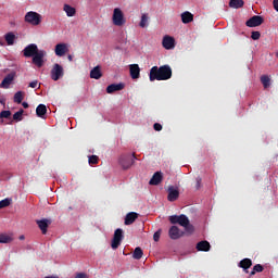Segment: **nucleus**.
<instances>
[{"instance_id": "obj_38", "label": "nucleus", "mask_w": 278, "mask_h": 278, "mask_svg": "<svg viewBox=\"0 0 278 278\" xmlns=\"http://www.w3.org/2000/svg\"><path fill=\"white\" fill-rule=\"evenodd\" d=\"M11 116H12V112L11 111H1L0 112V119L10 118Z\"/></svg>"}, {"instance_id": "obj_1", "label": "nucleus", "mask_w": 278, "mask_h": 278, "mask_svg": "<svg viewBox=\"0 0 278 278\" xmlns=\"http://www.w3.org/2000/svg\"><path fill=\"white\" fill-rule=\"evenodd\" d=\"M170 77H173V68H170V65L153 66L150 70V81H166L170 79Z\"/></svg>"}, {"instance_id": "obj_16", "label": "nucleus", "mask_w": 278, "mask_h": 278, "mask_svg": "<svg viewBox=\"0 0 278 278\" xmlns=\"http://www.w3.org/2000/svg\"><path fill=\"white\" fill-rule=\"evenodd\" d=\"M125 88V84H111L106 87L108 94H113V92H118L119 90H123Z\"/></svg>"}, {"instance_id": "obj_35", "label": "nucleus", "mask_w": 278, "mask_h": 278, "mask_svg": "<svg viewBox=\"0 0 278 278\" xmlns=\"http://www.w3.org/2000/svg\"><path fill=\"white\" fill-rule=\"evenodd\" d=\"M264 271V266H262L261 264H256L253 267V270L250 273V275L253 277V275H255V273H263Z\"/></svg>"}, {"instance_id": "obj_33", "label": "nucleus", "mask_w": 278, "mask_h": 278, "mask_svg": "<svg viewBox=\"0 0 278 278\" xmlns=\"http://www.w3.org/2000/svg\"><path fill=\"white\" fill-rule=\"evenodd\" d=\"M182 227L185 228L186 233H189V236H192V233H194V226L190 224V219H188L187 225Z\"/></svg>"}, {"instance_id": "obj_14", "label": "nucleus", "mask_w": 278, "mask_h": 278, "mask_svg": "<svg viewBox=\"0 0 278 278\" xmlns=\"http://www.w3.org/2000/svg\"><path fill=\"white\" fill-rule=\"evenodd\" d=\"M168 195H167V200L173 203L175 201H177V199H179V190L175 189V187H169L167 189Z\"/></svg>"}, {"instance_id": "obj_40", "label": "nucleus", "mask_w": 278, "mask_h": 278, "mask_svg": "<svg viewBox=\"0 0 278 278\" xmlns=\"http://www.w3.org/2000/svg\"><path fill=\"white\" fill-rule=\"evenodd\" d=\"M252 40H260V38H262V34L257 30L252 31L251 35Z\"/></svg>"}, {"instance_id": "obj_48", "label": "nucleus", "mask_w": 278, "mask_h": 278, "mask_svg": "<svg viewBox=\"0 0 278 278\" xmlns=\"http://www.w3.org/2000/svg\"><path fill=\"white\" fill-rule=\"evenodd\" d=\"M67 59L70 60V62H73V55H68Z\"/></svg>"}, {"instance_id": "obj_27", "label": "nucleus", "mask_w": 278, "mask_h": 278, "mask_svg": "<svg viewBox=\"0 0 278 278\" xmlns=\"http://www.w3.org/2000/svg\"><path fill=\"white\" fill-rule=\"evenodd\" d=\"M64 12L66 13V16H75L77 14V10L70 4H64L63 7Z\"/></svg>"}, {"instance_id": "obj_4", "label": "nucleus", "mask_w": 278, "mask_h": 278, "mask_svg": "<svg viewBox=\"0 0 278 278\" xmlns=\"http://www.w3.org/2000/svg\"><path fill=\"white\" fill-rule=\"evenodd\" d=\"M51 79L53 81H58L61 77H64V67L62 65L55 63L50 72Z\"/></svg>"}, {"instance_id": "obj_45", "label": "nucleus", "mask_w": 278, "mask_h": 278, "mask_svg": "<svg viewBox=\"0 0 278 278\" xmlns=\"http://www.w3.org/2000/svg\"><path fill=\"white\" fill-rule=\"evenodd\" d=\"M75 278H86V273H78Z\"/></svg>"}, {"instance_id": "obj_20", "label": "nucleus", "mask_w": 278, "mask_h": 278, "mask_svg": "<svg viewBox=\"0 0 278 278\" xmlns=\"http://www.w3.org/2000/svg\"><path fill=\"white\" fill-rule=\"evenodd\" d=\"M103 74L101 73V66L97 65L90 71V78L91 79H101Z\"/></svg>"}, {"instance_id": "obj_17", "label": "nucleus", "mask_w": 278, "mask_h": 278, "mask_svg": "<svg viewBox=\"0 0 278 278\" xmlns=\"http://www.w3.org/2000/svg\"><path fill=\"white\" fill-rule=\"evenodd\" d=\"M66 51H68V48L66 47V43H58L54 49L55 55L59 58H62L66 55Z\"/></svg>"}, {"instance_id": "obj_28", "label": "nucleus", "mask_w": 278, "mask_h": 278, "mask_svg": "<svg viewBox=\"0 0 278 278\" xmlns=\"http://www.w3.org/2000/svg\"><path fill=\"white\" fill-rule=\"evenodd\" d=\"M4 39L7 45H9V47H12V45H14V40H16V35H14V33H7L4 35Z\"/></svg>"}, {"instance_id": "obj_9", "label": "nucleus", "mask_w": 278, "mask_h": 278, "mask_svg": "<svg viewBox=\"0 0 278 278\" xmlns=\"http://www.w3.org/2000/svg\"><path fill=\"white\" fill-rule=\"evenodd\" d=\"M35 53H38V46L36 43H30L23 50L24 58H34Z\"/></svg>"}, {"instance_id": "obj_44", "label": "nucleus", "mask_w": 278, "mask_h": 278, "mask_svg": "<svg viewBox=\"0 0 278 278\" xmlns=\"http://www.w3.org/2000/svg\"><path fill=\"white\" fill-rule=\"evenodd\" d=\"M29 88H38V80H33L29 83Z\"/></svg>"}, {"instance_id": "obj_50", "label": "nucleus", "mask_w": 278, "mask_h": 278, "mask_svg": "<svg viewBox=\"0 0 278 278\" xmlns=\"http://www.w3.org/2000/svg\"><path fill=\"white\" fill-rule=\"evenodd\" d=\"M276 58H278V51L276 52Z\"/></svg>"}, {"instance_id": "obj_5", "label": "nucleus", "mask_w": 278, "mask_h": 278, "mask_svg": "<svg viewBox=\"0 0 278 278\" xmlns=\"http://www.w3.org/2000/svg\"><path fill=\"white\" fill-rule=\"evenodd\" d=\"M124 23H125V14H123V11L119 8L114 9L113 24H115L117 27H123Z\"/></svg>"}, {"instance_id": "obj_32", "label": "nucleus", "mask_w": 278, "mask_h": 278, "mask_svg": "<svg viewBox=\"0 0 278 278\" xmlns=\"http://www.w3.org/2000/svg\"><path fill=\"white\" fill-rule=\"evenodd\" d=\"M261 83L265 89L270 88V77H268V75L261 76Z\"/></svg>"}, {"instance_id": "obj_43", "label": "nucleus", "mask_w": 278, "mask_h": 278, "mask_svg": "<svg viewBox=\"0 0 278 278\" xmlns=\"http://www.w3.org/2000/svg\"><path fill=\"white\" fill-rule=\"evenodd\" d=\"M195 181H197L195 189L199 190V188H201V181H202L201 177H197Z\"/></svg>"}, {"instance_id": "obj_47", "label": "nucleus", "mask_w": 278, "mask_h": 278, "mask_svg": "<svg viewBox=\"0 0 278 278\" xmlns=\"http://www.w3.org/2000/svg\"><path fill=\"white\" fill-rule=\"evenodd\" d=\"M22 105H23V108H24L25 110H27V108H29V104H28L27 102H23Z\"/></svg>"}, {"instance_id": "obj_36", "label": "nucleus", "mask_w": 278, "mask_h": 278, "mask_svg": "<svg viewBox=\"0 0 278 278\" xmlns=\"http://www.w3.org/2000/svg\"><path fill=\"white\" fill-rule=\"evenodd\" d=\"M14 103H23V91H17L15 94H14Z\"/></svg>"}, {"instance_id": "obj_18", "label": "nucleus", "mask_w": 278, "mask_h": 278, "mask_svg": "<svg viewBox=\"0 0 278 278\" xmlns=\"http://www.w3.org/2000/svg\"><path fill=\"white\" fill-rule=\"evenodd\" d=\"M162 179H163L162 172H156L153 174L149 184H150V186H160V184H162Z\"/></svg>"}, {"instance_id": "obj_39", "label": "nucleus", "mask_w": 278, "mask_h": 278, "mask_svg": "<svg viewBox=\"0 0 278 278\" xmlns=\"http://www.w3.org/2000/svg\"><path fill=\"white\" fill-rule=\"evenodd\" d=\"M88 162H89L90 165H92V164H99V156H97V155H90Z\"/></svg>"}, {"instance_id": "obj_3", "label": "nucleus", "mask_w": 278, "mask_h": 278, "mask_svg": "<svg viewBox=\"0 0 278 278\" xmlns=\"http://www.w3.org/2000/svg\"><path fill=\"white\" fill-rule=\"evenodd\" d=\"M134 160H136V153H132V157L130 154H123L119 157V164L124 168V170H127V168H131Z\"/></svg>"}, {"instance_id": "obj_42", "label": "nucleus", "mask_w": 278, "mask_h": 278, "mask_svg": "<svg viewBox=\"0 0 278 278\" xmlns=\"http://www.w3.org/2000/svg\"><path fill=\"white\" fill-rule=\"evenodd\" d=\"M153 129H154V131H162V124L155 123V124L153 125Z\"/></svg>"}, {"instance_id": "obj_10", "label": "nucleus", "mask_w": 278, "mask_h": 278, "mask_svg": "<svg viewBox=\"0 0 278 278\" xmlns=\"http://www.w3.org/2000/svg\"><path fill=\"white\" fill-rule=\"evenodd\" d=\"M264 23V17L260 15H254L250 20L247 21V27H260Z\"/></svg>"}, {"instance_id": "obj_24", "label": "nucleus", "mask_w": 278, "mask_h": 278, "mask_svg": "<svg viewBox=\"0 0 278 278\" xmlns=\"http://www.w3.org/2000/svg\"><path fill=\"white\" fill-rule=\"evenodd\" d=\"M229 8L233 10H240V8H244V0H230Z\"/></svg>"}, {"instance_id": "obj_11", "label": "nucleus", "mask_w": 278, "mask_h": 278, "mask_svg": "<svg viewBox=\"0 0 278 278\" xmlns=\"http://www.w3.org/2000/svg\"><path fill=\"white\" fill-rule=\"evenodd\" d=\"M168 236L170 240H179V238H182L184 231H181L177 226H172L168 230Z\"/></svg>"}, {"instance_id": "obj_13", "label": "nucleus", "mask_w": 278, "mask_h": 278, "mask_svg": "<svg viewBox=\"0 0 278 278\" xmlns=\"http://www.w3.org/2000/svg\"><path fill=\"white\" fill-rule=\"evenodd\" d=\"M162 46L167 50L175 49V38L166 35L163 37Z\"/></svg>"}, {"instance_id": "obj_8", "label": "nucleus", "mask_w": 278, "mask_h": 278, "mask_svg": "<svg viewBox=\"0 0 278 278\" xmlns=\"http://www.w3.org/2000/svg\"><path fill=\"white\" fill-rule=\"evenodd\" d=\"M45 55H47V52L45 50H38L33 56V64L38 66V68L42 67V65L45 64Z\"/></svg>"}, {"instance_id": "obj_46", "label": "nucleus", "mask_w": 278, "mask_h": 278, "mask_svg": "<svg viewBox=\"0 0 278 278\" xmlns=\"http://www.w3.org/2000/svg\"><path fill=\"white\" fill-rule=\"evenodd\" d=\"M273 5H274V10H276V12H278V0H274Z\"/></svg>"}, {"instance_id": "obj_2", "label": "nucleus", "mask_w": 278, "mask_h": 278, "mask_svg": "<svg viewBox=\"0 0 278 278\" xmlns=\"http://www.w3.org/2000/svg\"><path fill=\"white\" fill-rule=\"evenodd\" d=\"M25 23L29 25L38 26L42 23V15L38 12L29 11L25 15Z\"/></svg>"}, {"instance_id": "obj_23", "label": "nucleus", "mask_w": 278, "mask_h": 278, "mask_svg": "<svg viewBox=\"0 0 278 278\" xmlns=\"http://www.w3.org/2000/svg\"><path fill=\"white\" fill-rule=\"evenodd\" d=\"M181 21L185 25H188V23H192V21H194V15L186 11L181 14Z\"/></svg>"}, {"instance_id": "obj_7", "label": "nucleus", "mask_w": 278, "mask_h": 278, "mask_svg": "<svg viewBox=\"0 0 278 278\" xmlns=\"http://www.w3.org/2000/svg\"><path fill=\"white\" fill-rule=\"evenodd\" d=\"M123 238H125L123 236V229L117 228L114 232L113 240H112V243H111V247H112L113 250L118 249L119 244L123 242Z\"/></svg>"}, {"instance_id": "obj_30", "label": "nucleus", "mask_w": 278, "mask_h": 278, "mask_svg": "<svg viewBox=\"0 0 278 278\" xmlns=\"http://www.w3.org/2000/svg\"><path fill=\"white\" fill-rule=\"evenodd\" d=\"M144 255V252L142 251V248L137 247L132 253L134 260H142V256Z\"/></svg>"}, {"instance_id": "obj_29", "label": "nucleus", "mask_w": 278, "mask_h": 278, "mask_svg": "<svg viewBox=\"0 0 278 278\" xmlns=\"http://www.w3.org/2000/svg\"><path fill=\"white\" fill-rule=\"evenodd\" d=\"M139 27H141L142 29H144V27H149V14L148 13H143L141 15Z\"/></svg>"}, {"instance_id": "obj_12", "label": "nucleus", "mask_w": 278, "mask_h": 278, "mask_svg": "<svg viewBox=\"0 0 278 278\" xmlns=\"http://www.w3.org/2000/svg\"><path fill=\"white\" fill-rule=\"evenodd\" d=\"M14 77H16V75L14 73L8 74L3 78L2 83L0 84V88H4V89L10 88V86H12V81H14Z\"/></svg>"}, {"instance_id": "obj_21", "label": "nucleus", "mask_w": 278, "mask_h": 278, "mask_svg": "<svg viewBox=\"0 0 278 278\" xmlns=\"http://www.w3.org/2000/svg\"><path fill=\"white\" fill-rule=\"evenodd\" d=\"M137 218H138V213L130 212L126 215L124 224L125 225H134V223H136Z\"/></svg>"}, {"instance_id": "obj_41", "label": "nucleus", "mask_w": 278, "mask_h": 278, "mask_svg": "<svg viewBox=\"0 0 278 278\" xmlns=\"http://www.w3.org/2000/svg\"><path fill=\"white\" fill-rule=\"evenodd\" d=\"M161 236H162V229H159L156 232H154V235H153L154 242H160Z\"/></svg>"}, {"instance_id": "obj_31", "label": "nucleus", "mask_w": 278, "mask_h": 278, "mask_svg": "<svg viewBox=\"0 0 278 278\" xmlns=\"http://www.w3.org/2000/svg\"><path fill=\"white\" fill-rule=\"evenodd\" d=\"M10 242H12L10 235L0 233V244H10Z\"/></svg>"}, {"instance_id": "obj_37", "label": "nucleus", "mask_w": 278, "mask_h": 278, "mask_svg": "<svg viewBox=\"0 0 278 278\" xmlns=\"http://www.w3.org/2000/svg\"><path fill=\"white\" fill-rule=\"evenodd\" d=\"M12 203L11 199H4L0 201V210H3V207H10V204Z\"/></svg>"}, {"instance_id": "obj_15", "label": "nucleus", "mask_w": 278, "mask_h": 278, "mask_svg": "<svg viewBox=\"0 0 278 278\" xmlns=\"http://www.w3.org/2000/svg\"><path fill=\"white\" fill-rule=\"evenodd\" d=\"M129 73L131 79H140V65L131 64L129 65Z\"/></svg>"}, {"instance_id": "obj_6", "label": "nucleus", "mask_w": 278, "mask_h": 278, "mask_svg": "<svg viewBox=\"0 0 278 278\" xmlns=\"http://www.w3.org/2000/svg\"><path fill=\"white\" fill-rule=\"evenodd\" d=\"M188 216L185 214L169 216V223L172 225H180V227L188 225Z\"/></svg>"}, {"instance_id": "obj_34", "label": "nucleus", "mask_w": 278, "mask_h": 278, "mask_svg": "<svg viewBox=\"0 0 278 278\" xmlns=\"http://www.w3.org/2000/svg\"><path fill=\"white\" fill-rule=\"evenodd\" d=\"M25 111H23V109H21L20 111H17L16 113L13 114V121H16L17 123L23 121V113Z\"/></svg>"}, {"instance_id": "obj_26", "label": "nucleus", "mask_w": 278, "mask_h": 278, "mask_svg": "<svg viewBox=\"0 0 278 278\" xmlns=\"http://www.w3.org/2000/svg\"><path fill=\"white\" fill-rule=\"evenodd\" d=\"M36 114L39 118H45V116L47 115V105L39 104L36 109Z\"/></svg>"}, {"instance_id": "obj_19", "label": "nucleus", "mask_w": 278, "mask_h": 278, "mask_svg": "<svg viewBox=\"0 0 278 278\" xmlns=\"http://www.w3.org/2000/svg\"><path fill=\"white\" fill-rule=\"evenodd\" d=\"M37 225L41 230V232L46 235L47 229H49V225H51V222L49 219H40V220H37Z\"/></svg>"}, {"instance_id": "obj_25", "label": "nucleus", "mask_w": 278, "mask_h": 278, "mask_svg": "<svg viewBox=\"0 0 278 278\" xmlns=\"http://www.w3.org/2000/svg\"><path fill=\"white\" fill-rule=\"evenodd\" d=\"M251 266H253V261H251V258H243L239 263V267L243 268V270H249Z\"/></svg>"}, {"instance_id": "obj_22", "label": "nucleus", "mask_w": 278, "mask_h": 278, "mask_svg": "<svg viewBox=\"0 0 278 278\" xmlns=\"http://www.w3.org/2000/svg\"><path fill=\"white\" fill-rule=\"evenodd\" d=\"M197 251H203L205 253H207V251H210V249H212V245L207 242V241H200L197 243L195 247Z\"/></svg>"}, {"instance_id": "obj_49", "label": "nucleus", "mask_w": 278, "mask_h": 278, "mask_svg": "<svg viewBox=\"0 0 278 278\" xmlns=\"http://www.w3.org/2000/svg\"><path fill=\"white\" fill-rule=\"evenodd\" d=\"M24 239H25V237H24V236L20 237V240H24Z\"/></svg>"}]
</instances>
